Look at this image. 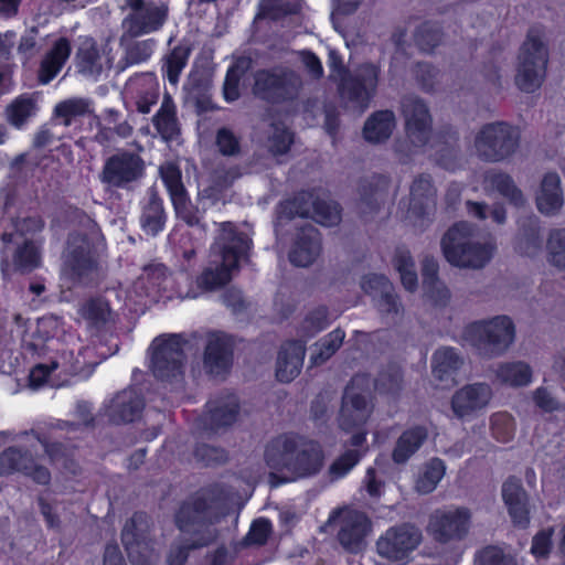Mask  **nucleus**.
I'll return each instance as SVG.
<instances>
[{
    "mask_svg": "<svg viewBox=\"0 0 565 565\" xmlns=\"http://www.w3.org/2000/svg\"><path fill=\"white\" fill-rule=\"evenodd\" d=\"M181 334H162L150 345L149 370L153 377L164 384H181L184 381L186 354Z\"/></svg>",
    "mask_w": 565,
    "mask_h": 565,
    "instance_id": "5",
    "label": "nucleus"
},
{
    "mask_svg": "<svg viewBox=\"0 0 565 565\" xmlns=\"http://www.w3.org/2000/svg\"><path fill=\"white\" fill-rule=\"evenodd\" d=\"M428 437L426 427L415 425L405 429L396 439L392 450V460L396 465L406 463L424 445Z\"/></svg>",
    "mask_w": 565,
    "mask_h": 565,
    "instance_id": "35",
    "label": "nucleus"
},
{
    "mask_svg": "<svg viewBox=\"0 0 565 565\" xmlns=\"http://www.w3.org/2000/svg\"><path fill=\"white\" fill-rule=\"evenodd\" d=\"M479 565H518L516 558L497 545H487L476 554Z\"/></svg>",
    "mask_w": 565,
    "mask_h": 565,
    "instance_id": "59",
    "label": "nucleus"
},
{
    "mask_svg": "<svg viewBox=\"0 0 565 565\" xmlns=\"http://www.w3.org/2000/svg\"><path fill=\"white\" fill-rule=\"evenodd\" d=\"M145 174V160L139 153L118 149L105 160L100 181L111 189L131 190Z\"/></svg>",
    "mask_w": 565,
    "mask_h": 565,
    "instance_id": "10",
    "label": "nucleus"
},
{
    "mask_svg": "<svg viewBox=\"0 0 565 565\" xmlns=\"http://www.w3.org/2000/svg\"><path fill=\"white\" fill-rule=\"evenodd\" d=\"M515 419L507 412H498L490 417V430L492 437L499 441L507 444L514 438Z\"/></svg>",
    "mask_w": 565,
    "mask_h": 565,
    "instance_id": "53",
    "label": "nucleus"
},
{
    "mask_svg": "<svg viewBox=\"0 0 565 565\" xmlns=\"http://www.w3.org/2000/svg\"><path fill=\"white\" fill-rule=\"evenodd\" d=\"M72 53V45L67 38H58L51 49L43 56L39 71L38 81L42 85L50 84L62 71Z\"/></svg>",
    "mask_w": 565,
    "mask_h": 565,
    "instance_id": "31",
    "label": "nucleus"
},
{
    "mask_svg": "<svg viewBox=\"0 0 565 565\" xmlns=\"http://www.w3.org/2000/svg\"><path fill=\"white\" fill-rule=\"evenodd\" d=\"M470 523L471 513L468 508L437 509L429 516L427 532L436 542L446 544L465 539Z\"/></svg>",
    "mask_w": 565,
    "mask_h": 565,
    "instance_id": "14",
    "label": "nucleus"
},
{
    "mask_svg": "<svg viewBox=\"0 0 565 565\" xmlns=\"http://www.w3.org/2000/svg\"><path fill=\"white\" fill-rule=\"evenodd\" d=\"M371 530L372 522L365 512L348 510L340 520L337 539L345 551L358 553L363 548Z\"/></svg>",
    "mask_w": 565,
    "mask_h": 565,
    "instance_id": "23",
    "label": "nucleus"
},
{
    "mask_svg": "<svg viewBox=\"0 0 565 565\" xmlns=\"http://www.w3.org/2000/svg\"><path fill=\"white\" fill-rule=\"evenodd\" d=\"M444 39L443 26L438 22L424 21L414 32V41L420 52L433 53Z\"/></svg>",
    "mask_w": 565,
    "mask_h": 565,
    "instance_id": "44",
    "label": "nucleus"
},
{
    "mask_svg": "<svg viewBox=\"0 0 565 565\" xmlns=\"http://www.w3.org/2000/svg\"><path fill=\"white\" fill-rule=\"evenodd\" d=\"M58 319L54 316H45L36 320L34 329L29 334L30 347L38 350L49 340L55 338L58 333Z\"/></svg>",
    "mask_w": 565,
    "mask_h": 565,
    "instance_id": "49",
    "label": "nucleus"
},
{
    "mask_svg": "<svg viewBox=\"0 0 565 565\" xmlns=\"http://www.w3.org/2000/svg\"><path fill=\"white\" fill-rule=\"evenodd\" d=\"M438 73V68L427 62H417L413 68L416 82L426 93L435 90Z\"/></svg>",
    "mask_w": 565,
    "mask_h": 565,
    "instance_id": "61",
    "label": "nucleus"
},
{
    "mask_svg": "<svg viewBox=\"0 0 565 565\" xmlns=\"http://www.w3.org/2000/svg\"><path fill=\"white\" fill-rule=\"evenodd\" d=\"M380 77V64L373 62L361 63L354 74L342 77L339 84L340 95L365 109L376 94Z\"/></svg>",
    "mask_w": 565,
    "mask_h": 565,
    "instance_id": "13",
    "label": "nucleus"
},
{
    "mask_svg": "<svg viewBox=\"0 0 565 565\" xmlns=\"http://www.w3.org/2000/svg\"><path fill=\"white\" fill-rule=\"evenodd\" d=\"M446 466L440 458H431L424 467L423 472L416 480L415 488L422 494L431 493L443 479Z\"/></svg>",
    "mask_w": 565,
    "mask_h": 565,
    "instance_id": "45",
    "label": "nucleus"
},
{
    "mask_svg": "<svg viewBox=\"0 0 565 565\" xmlns=\"http://www.w3.org/2000/svg\"><path fill=\"white\" fill-rule=\"evenodd\" d=\"M167 215L163 201L156 192H151L148 202L142 207L140 224L147 234L152 236L163 231Z\"/></svg>",
    "mask_w": 565,
    "mask_h": 565,
    "instance_id": "40",
    "label": "nucleus"
},
{
    "mask_svg": "<svg viewBox=\"0 0 565 565\" xmlns=\"http://www.w3.org/2000/svg\"><path fill=\"white\" fill-rule=\"evenodd\" d=\"M161 180L169 192L170 199L179 196L186 192L183 182L182 174L179 167L175 164H168L167 167L161 168Z\"/></svg>",
    "mask_w": 565,
    "mask_h": 565,
    "instance_id": "62",
    "label": "nucleus"
},
{
    "mask_svg": "<svg viewBox=\"0 0 565 565\" xmlns=\"http://www.w3.org/2000/svg\"><path fill=\"white\" fill-rule=\"evenodd\" d=\"M515 75L518 88L525 93L537 90L546 75L548 51L535 28H531L520 47Z\"/></svg>",
    "mask_w": 565,
    "mask_h": 565,
    "instance_id": "7",
    "label": "nucleus"
},
{
    "mask_svg": "<svg viewBox=\"0 0 565 565\" xmlns=\"http://www.w3.org/2000/svg\"><path fill=\"white\" fill-rule=\"evenodd\" d=\"M463 337L483 358L503 354L515 337V327L508 316H497L487 321H473L463 330Z\"/></svg>",
    "mask_w": 565,
    "mask_h": 565,
    "instance_id": "6",
    "label": "nucleus"
},
{
    "mask_svg": "<svg viewBox=\"0 0 565 565\" xmlns=\"http://www.w3.org/2000/svg\"><path fill=\"white\" fill-rule=\"evenodd\" d=\"M268 151L275 156L287 154L295 142V135L287 127L274 125L271 135L267 139Z\"/></svg>",
    "mask_w": 565,
    "mask_h": 565,
    "instance_id": "56",
    "label": "nucleus"
},
{
    "mask_svg": "<svg viewBox=\"0 0 565 565\" xmlns=\"http://www.w3.org/2000/svg\"><path fill=\"white\" fill-rule=\"evenodd\" d=\"M192 53V46L182 41L177 44L163 58L162 75L171 85H177L182 71L188 65V61Z\"/></svg>",
    "mask_w": 565,
    "mask_h": 565,
    "instance_id": "39",
    "label": "nucleus"
},
{
    "mask_svg": "<svg viewBox=\"0 0 565 565\" xmlns=\"http://www.w3.org/2000/svg\"><path fill=\"white\" fill-rule=\"evenodd\" d=\"M215 146L224 157H235L241 152V138L230 128L221 127L215 134Z\"/></svg>",
    "mask_w": 565,
    "mask_h": 565,
    "instance_id": "60",
    "label": "nucleus"
},
{
    "mask_svg": "<svg viewBox=\"0 0 565 565\" xmlns=\"http://www.w3.org/2000/svg\"><path fill=\"white\" fill-rule=\"evenodd\" d=\"M436 207V189L429 174H419L411 185L409 215L415 225L427 226Z\"/></svg>",
    "mask_w": 565,
    "mask_h": 565,
    "instance_id": "21",
    "label": "nucleus"
},
{
    "mask_svg": "<svg viewBox=\"0 0 565 565\" xmlns=\"http://www.w3.org/2000/svg\"><path fill=\"white\" fill-rule=\"evenodd\" d=\"M146 401L140 388L129 386L118 393L105 405V415L114 425L138 420L145 409Z\"/></svg>",
    "mask_w": 565,
    "mask_h": 565,
    "instance_id": "19",
    "label": "nucleus"
},
{
    "mask_svg": "<svg viewBox=\"0 0 565 565\" xmlns=\"http://www.w3.org/2000/svg\"><path fill=\"white\" fill-rule=\"evenodd\" d=\"M77 65L83 73L94 74L99 73L100 53L97 44L94 41L83 43L76 53Z\"/></svg>",
    "mask_w": 565,
    "mask_h": 565,
    "instance_id": "55",
    "label": "nucleus"
},
{
    "mask_svg": "<svg viewBox=\"0 0 565 565\" xmlns=\"http://www.w3.org/2000/svg\"><path fill=\"white\" fill-rule=\"evenodd\" d=\"M440 248L445 259L454 267L480 269L493 257L495 247L490 243L473 239V227L470 223L459 221L452 224L440 239Z\"/></svg>",
    "mask_w": 565,
    "mask_h": 565,
    "instance_id": "4",
    "label": "nucleus"
},
{
    "mask_svg": "<svg viewBox=\"0 0 565 565\" xmlns=\"http://www.w3.org/2000/svg\"><path fill=\"white\" fill-rule=\"evenodd\" d=\"M58 367H61L65 374L76 375L82 371V363L78 358H75L73 351H63L60 355V361L38 363L31 369L29 374L30 385L33 387L44 385L52 372Z\"/></svg>",
    "mask_w": 565,
    "mask_h": 565,
    "instance_id": "34",
    "label": "nucleus"
},
{
    "mask_svg": "<svg viewBox=\"0 0 565 565\" xmlns=\"http://www.w3.org/2000/svg\"><path fill=\"white\" fill-rule=\"evenodd\" d=\"M13 263L18 270L25 273L41 265V253L33 241L26 239L19 246L13 255Z\"/></svg>",
    "mask_w": 565,
    "mask_h": 565,
    "instance_id": "51",
    "label": "nucleus"
},
{
    "mask_svg": "<svg viewBox=\"0 0 565 565\" xmlns=\"http://www.w3.org/2000/svg\"><path fill=\"white\" fill-rule=\"evenodd\" d=\"M405 135L411 154L422 153L433 134V117L427 104L418 98H408L402 104Z\"/></svg>",
    "mask_w": 565,
    "mask_h": 565,
    "instance_id": "12",
    "label": "nucleus"
},
{
    "mask_svg": "<svg viewBox=\"0 0 565 565\" xmlns=\"http://www.w3.org/2000/svg\"><path fill=\"white\" fill-rule=\"evenodd\" d=\"M36 109V103L31 96L20 95L8 106V118L14 127H21L35 115Z\"/></svg>",
    "mask_w": 565,
    "mask_h": 565,
    "instance_id": "50",
    "label": "nucleus"
},
{
    "mask_svg": "<svg viewBox=\"0 0 565 565\" xmlns=\"http://www.w3.org/2000/svg\"><path fill=\"white\" fill-rule=\"evenodd\" d=\"M158 134L166 140H172L180 131L177 117V107L173 98L166 94L158 111L152 118Z\"/></svg>",
    "mask_w": 565,
    "mask_h": 565,
    "instance_id": "38",
    "label": "nucleus"
},
{
    "mask_svg": "<svg viewBox=\"0 0 565 565\" xmlns=\"http://www.w3.org/2000/svg\"><path fill=\"white\" fill-rule=\"evenodd\" d=\"M175 215L182 220L189 226H195L200 224L202 213L199 207L189 199L188 192L177 195L171 200Z\"/></svg>",
    "mask_w": 565,
    "mask_h": 565,
    "instance_id": "57",
    "label": "nucleus"
},
{
    "mask_svg": "<svg viewBox=\"0 0 565 565\" xmlns=\"http://www.w3.org/2000/svg\"><path fill=\"white\" fill-rule=\"evenodd\" d=\"M152 527L151 516L143 511H136L125 522L121 530V543L132 564H143L145 553L149 552L152 545Z\"/></svg>",
    "mask_w": 565,
    "mask_h": 565,
    "instance_id": "17",
    "label": "nucleus"
},
{
    "mask_svg": "<svg viewBox=\"0 0 565 565\" xmlns=\"http://www.w3.org/2000/svg\"><path fill=\"white\" fill-rule=\"evenodd\" d=\"M390 184L391 180L387 175L377 173L361 180L359 193L364 205L363 213L379 212L388 195Z\"/></svg>",
    "mask_w": 565,
    "mask_h": 565,
    "instance_id": "33",
    "label": "nucleus"
},
{
    "mask_svg": "<svg viewBox=\"0 0 565 565\" xmlns=\"http://www.w3.org/2000/svg\"><path fill=\"white\" fill-rule=\"evenodd\" d=\"M109 308L98 299H90L83 308V317L94 327H102L107 322Z\"/></svg>",
    "mask_w": 565,
    "mask_h": 565,
    "instance_id": "64",
    "label": "nucleus"
},
{
    "mask_svg": "<svg viewBox=\"0 0 565 565\" xmlns=\"http://www.w3.org/2000/svg\"><path fill=\"white\" fill-rule=\"evenodd\" d=\"M372 413L373 404L369 390L359 387L355 384V379H352L345 386L341 398L338 417L340 428L345 433L362 428Z\"/></svg>",
    "mask_w": 565,
    "mask_h": 565,
    "instance_id": "15",
    "label": "nucleus"
},
{
    "mask_svg": "<svg viewBox=\"0 0 565 565\" xmlns=\"http://www.w3.org/2000/svg\"><path fill=\"white\" fill-rule=\"evenodd\" d=\"M490 185L514 206L524 204L522 191L516 186L512 177L505 172H495L488 177Z\"/></svg>",
    "mask_w": 565,
    "mask_h": 565,
    "instance_id": "47",
    "label": "nucleus"
},
{
    "mask_svg": "<svg viewBox=\"0 0 565 565\" xmlns=\"http://www.w3.org/2000/svg\"><path fill=\"white\" fill-rule=\"evenodd\" d=\"M168 18L167 9L149 3L139 12H130L122 26L131 38H138L160 30Z\"/></svg>",
    "mask_w": 565,
    "mask_h": 565,
    "instance_id": "27",
    "label": "nucleus"
},
{
    "mask_svg": "<svg viewBox=\"0 0 565 565\" xmlns=\"http://www.w3.org/2000/svg\"><path fill=\"white\" fill-rule=\"evenodd\" d=\"M239 411L241 406L237 401L210 399L198 418V425L205 431L217 433L232 426L237 420Z\"/></svg>",
    "mask_w": 565,
    "mask_h": 565,
    "instance_id": "25",
    "label": "nucleus"
},
{
    "mask_svg": "<svg viewBox=\"0 0 565 565\" xmlns=\"http://www.w3.org/2000/svg\"><path fill=\"white\" fill-rule=\"evenodd\" d=\"M393 265L399 274L401 282L407 291H415L418 287V276L415 269V262L405 247H398L393 256Z\"/></svg>",
    "mask_w": 565,
    "mask_h": 565,
    "instance_id": "41",
    "label": "nucleus"
},
{
    "mask_svg": "<svg viewBox=\"0 0 565 565\" xmlns=\"http://www.w3.org/2000/svg\"><path fill=\"white\" fill-rule=\"evenodd\" d=\"M301 86L302 81L295 71L279 66L256 71L252 92L260 100L282 105L295 100Z\"/></svg>",
    "mask_w": 565,
    "mask_h": 565,
    "instance_id": "8",
    "label": "nucleus"
},
{
    "mask_svg": "<svg viewBox=\"0 0 565 565\" xmlns=\"http://www.w3.org/2000/svg\"><path fill=\"white\" fill-rule=\"evenodd\" d=\"M431 148L435 163L448 171H456L461 168V157L459 148V136L450 127L443 128L436 135Z\"/></svg>",
    "mask_w": 565,
    "mask_h": 565,
    "instance_id": "29",
    "label": "nucleus"
},
{
    "mask_svg": "<svg viewBox=\"0 0 565 565\" xmlns=\"http://www.w3.org/2000/svg\"><path fill=\"white\" fill-rule=\"evenodd\" d=\"M537 211L545 216L556 215L564 204L562 180L557 172H546L535 196Z\"/></svg>",
    "mask_w": 565,
    "mask_h": 565,
    "instance_id": "30",
    "label": "nucleus"
},
{
    "mask_svg": "<svg viewBox=\"0 0 565 565\" xmlns=\"http://www.w3.org/2000/svg\"><path fill=\"white\" fill-rule=\"evenodd\" d=\"M306 355V345L301 340H287L278 351L276 361V379L281 383H290L301 372Z\"/></svg>",
    "mask_w": 565,
    "mask_h": 565,
    "instance_id": "26",
    "label": "nucleus"
},
{
    "mask_svg": "<svg viewBox=\"0 0 565 565\" xmlns=\"http://www.w3.org/2000/svg\"><path fill=\"white\" fill-rule=\"evenodd\" d=\"M319 190L317 188L301 189L291 198L279 202L277 206L280 220L292 221L296 217L310 218Z\"/></svg>",
    "mask_w": 565,
    "mask_h": 565,
    "instance_id": "32",
    "label": "nucleus"
},
{
    "mask_svg": "<svg viewBox=\"0 0 565 565\" xmlns=\"http://www.w3.org/2000/svg\"><path fill=\"white\" fill-rule=\"evenodd\" d=\"M64 264L71 278L74 281H82L98 270L99 260L94 246L87 239H83L71 247Z\"/></svg>",
    "mask_w": 565,
    "mask_h": 565,
    "instance_id": "28",
    "label": "nucleus"
},
{
    "mask_svg": "<svg viewBox=\"0 0 565 565\" xmlns=\"http://www.w3.org/2000/svg\"><path fill=\"white\" fill-rule=\"evenodd\" d=\"M497 377L510 386L520 387L531 383L532 369L522 361L507 362L499 365Z\"/></svg>",
    "mask_w": 565,
    "mask_h": 565,
    "instance_id": "42",
    "label": "nucleus"
},
{
    "mask_svg": "<svg viewBox=\"0 0 565 565\" xmlns=\"http://www.w3.org/2000/svg\"><path fill=\"white\" fill-rule=\"evenodd\" d=\"M546 248L548 262L558 269H565V228L550 232Z\"/></svg>",
    "mask_w": 565,
    "mask_h": 565,
    "instance_id": "58",
    "label": "nucleus"
},
{
    "mask_svg": "<svg viewBox=\"0 0 565 565\" xmlns=\"http://www.w3.org/2000/svg\"><path fill=\"white\" fill-rule=\"evenodd\" d=\"M404 376L398 367H390L380 372L374 386L381 395L397 397L403 388Z\"/></svg>",
    "mask_w": 565,
    "mask_h": 565,
    "instance_id": "52",
    "label": "nucleus"
},
{
    "mask_svg": "<svg viewBox=\"0 0 565 565\" xmlns=\"http://www.w3.org/2000/svg\"><path fill=\"white\" fill-rule=\"evenodd\" d=\"M230 500V491L224 483L213 482L183 500L174 513V524L182 533H191L193 540L171 550L168 555L169 565H185L191 551L211 545L216 533L207 527L212 523L210 512L214 505L225 504Z\"/></svg>",
    "mask_w": 565,
    "mask_h": 565,
    "instance_id": "1",
    "label": "nucleus"
},
{
    "mask_svg": "<svg viewBox=\"0 0 565 565\" xmlns=\"http://www.w3.org/2000/svg\"><path fill=\"white\" fill-rule=\"evenodd\" d=\"M322 252V235L311 224H305L296 228L288 252V259L296 267H309Z\"/></svg>",
    "mask_w": 565,
    "mask_h": 565,
    "instance_id": "20",
    "label": "nucleus"
},
{
    "mask_svg": "<svg viewBox=\"0 0 565 565\" xmlns=\"http://www.w3.org/2000/svg\"><path fill=\"white\" fill-rule=\"evenodd\" d=\"M520 132L505 121L483 125L475 137V149L484 162H501L512 157L519 148Z\"/></svg>",
    "mask_w": 565,
    "mask_h": 565,
    "instance_id": "9",
    "label": "nucleus"
},
{
    "mask_svg": "<svg viewBox=\"0 0 565 565\" xmlns=\"http://www.w3.org/2000/svg\"><path fill=\"white\" fill-rule=\"evenodd\" d=\"M345 338V332L341 328H337L321 338L315 344V352L311 361L313 364H322L328 361L341 348Z\"/></svg>",
    "mask_w": 565,
    "mask_h": 565,
    "instance_id": "46",
    "label": "nucleus"
},
{
    "mask_svg": "<svg viewBox=\"0 0 565 565\" xmlns=\"http://www.w3.org/2000/svg\"><path fill=\"white\" fill-rule=\"evenodd\" d=\"M423 541L422 531L412 523L388 527L376 541L380 557L395 565L407 564Z\"/></svg>",
    "mask_w": 565,
    "mask_h": 565,
    "instance_id": "11",
    "label": "nucleus"
},
{
    "mask_svg": "<svg viewBox=\"0 0 565 565\" xmlns=\"http://www.w3.org/2000/svg\"><path fill=\"white\" fill-rule=\"evenodd\" d=\"M491 398L492 388L489 384H466L454 393L450 406L458 419H465L486 408Z\"/></svg>",
    "mask_w": 565,
    "mask_h": 565,
    "instance_id": "22",
    "label": "nucleus"
},
{
    "mask_svg": "<svg viewBox=\"0 0 565 565\" xmlns=\"http://www.w3.org/2000/svg\"><path fill=\"white\" fill-rule=\"evenodd\" d=\"M235 338L224 331H210L203 351V369L212 377H225L234 364Z\"/></svg>",
    "mask_w": 565,
    "mask_h": 565,
    "instance_id": "16",
    "label": "nucleus"
},
{
    "mask_svg": "<svg viewBox=\"0 0 565 565\" xmlns=\"http://www.w3.org/2000/svg\"><path fill=\"white\" fill-rule=\"evenodd\" d=\"M343 209L339 202L318 196L311 214V220L324 227H334L342 222Z\"/></svg>",
    "mask_w": 565,
    "mask_h": 565,
    "instance_id": "43",
    "label": "nucleus"
},
{
    "mask_svg": "<svg viewBox=\"0 0 565 565\" xmlns=\"http://www.w3.org/2000/svg\"><path fill=\"white\" fill-rule=\"evenodd\" d=\"M193 457L198 463L204 467H215L225 463L228 459V454L222 447L196 443L193 449Z\"/></svg>",
    "mask_w": 565,
    "mask_h": 565,
    "instance_id": "54",
    "label": "nucleus"
},
{
    "mask_svg": "<svg viewBox=\"0 0 565 565\" xmlns=\"http://www.w3.org/2000/svg\"><path fill=\"white\" fill-rule=\"evenodd\" d=\"M20 472L40 486H47L52 475L49 468L35 461L29 450L11 446L0 455V475L9 476Z\"/></svg>",
    "mask_w": 565,
    "mask_h": 565,
    "instance_id": "18",
    "label": "nucleus"
},
{
    "mask_svg": "<svg viewBox=\"0 0 565 565\" xmlns=\"http://www.w3.org/2000/svg\"><path fill=\"white\" fill-rule=\"evenodd\" d=\"M396 126L395 114L391 109H381L372 113L364 122L363 138L374 145L388 140Z\"/></svg>",
    "mask_w": 565,
    "mask_h": 565,
    "instance_id": "37",
    "label": "nucleus"
},
{
    "mask_svg": "<svg viewBox=\"0 0 565 565\" xmlns=\"http://www.w3.org/2000/svg\"><path fill=\"white\" fill-rule=\"evenodd\" d=\"M243 74V70L237 65H231L227 68L223 83V97L225 102L233 103L241 97L239 83Z\"/></svg>",
    "mask_w": 565,
    "mask_h": 565,
    "instance_id": "63",
    "label": "nucleus"
},
{
    "mask_svg": "<svg viewBox=\"0 0 565 565\" xmlns=\"http://www.w3.org/2000/svg\"><path fill=\"white\" fill-rule=\"evenodd\" d=\"M502 499L514 527L525 530L531 522L529 495L521 479L510 476L502 484Z\"/></svg>",
    "mask_w": 565,
    "mask_h": 565,
    "instance_id": "24",
    "label": "nucleus"
},
{
    "mask_svg": "<svg viewBox=\"0 0 565 565\" xmlns=\"http://www.w3.org/2000/svg\"><path fill=\"white\" fill-rule=\"evenodd\" d=\"M463 364L462 358L451 347L438 349L433 354L431 369L434 377L446 385L455 384L456 376Z\"/></svg>",
    "mask_w": 565,
    "mask_h": 565,
    "instance_id": "36",
    "label": "nucleus"
},
{
    "mask_svg": "<svg viewBox=\"0 0 565 565\" xmlns=\"http://www.w3.org/2000/svg\"><path fill=\"white\" fill-rule=\"evenodd\" d=\"M365 449H347L338 456L329 466L328 475L331 480H339L349 475V472L362 460L366 455Z\"/></svg>",
    "mask_w": 565,
    "mask_h": 565,
    "instance_id": "48",
    "label": "nucleus"
},
{
    "mask_svg": "<svg viewBox=\"0 0 565 565\" xmlns=\"http://www.w3.org/2000/svg\"><path fill=\"white\" fill-rule=\"evenodd\" d=\"M222 228L224 232L220 243L222 263L214 269L205 268L195 277L186 292L188 298L195 299L225 286L232 278V271L239 268L241 259L247 256L249 238L244 233L235 231L231 222H224Z\"/></svg>",
    "mask_w": 565,
    "mask_h": 565,
    "instance_id": "3",
    "label": "nucleus"
},
{
    "mask_svg": "<svg viewBox=\"0 0 565 565\" xmlns=\"http://www.w3.org/2000/svg\"><path fill=\"white\" fill-rule=\"evenodd\" d=\"M264 459L273 470H288L297 478H308L320 472L324 454L317 440L282 434L266 445Z\"/></svg>",
    "mask_w": 565,
    "mask_h": 565,
    "instance_id": "2",
    "label": "nucleus"
}]
</instances>
